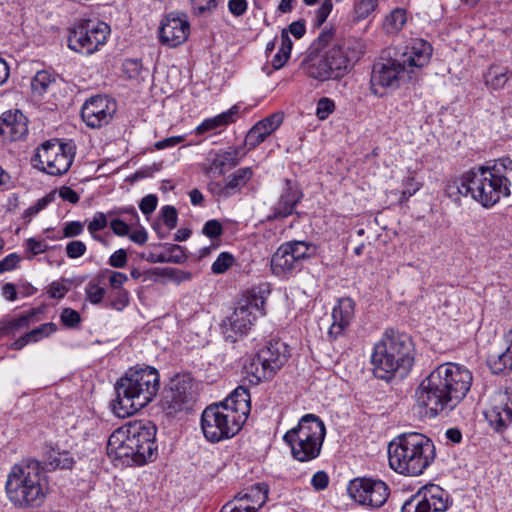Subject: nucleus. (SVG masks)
Segmentation results:
<instances>
[{"label":"nucleus","mask_w":512,"mask_h":512,"mask_svg":"<svg viewBox=\"0 0 512 512\" xmlns=\"http://www.w3.org/2000/svg\"><path fill=\"white\" fill-rule=\"evenodd\" d=\"M127 263V254L124 249L115 251L109 258V264L115 268H123Z\"/></svg>","instance_id":"nucleus-64"},{"label":"nucleus","mask_w":512,"mask_h":512,"mask_svg":"<svg viewBox=\"0 0 512 512\" xmlns=\"http://www.w3.org/2000/svg\"><path fill=\"white\" fill-rule=\"evenodd\" d=\"M59 197L72 204H76L79 201V195L76 191L68 186H62L58 190H55Z\"/></svg>","instance_id":"nucleus-62"},{"label":"nucleus","mask_w":512,"mask_h":512,"mask_svg":"<svg viewBox=\"0 0 512 512\" xmlns=\"http://www.w3.org/2000/svg\"><path fill=\"white\" fill-rule=\"evenodd\" d=\"M397 58L380 56L374 63L371 72V91L376 96H383L385 90L396 89L406 77Z\"/></svg>","instance_id":"nucleus-16"},{"label":"nucleus","mask_w":512,"mask_h":512,"mask_svg":"<svg viewBox=\"0 0 512 512\" xmlns=\"http://www.w3.org/2000/svg\"><path fill=\"white\" fill-rule=\"evenodd\" d=\"M282 120L283 116L280 113H275L257 122L248 131L245 137V145L249 149L256 148L281 125Z\"/></svg>","instance_id":"nucleus-28"},{"label":"nucleus","mask_w":512,"mask_h":512,"mask_svg":"<svg viewBox=\"0 0 512 512\" xmlns=\"http://www.w3.org/2000/svg\"><path fill=\"white\" fill-rule=\"evenodd\" d=\"M65 250L68 258L77 259L86 253L87 247L84 242L73 240L67 243Z\"/></svg>","instance_id":"nucleus-50"},{"label":"nucleus","mask_w":512,"mask_h":512,"mask_svg":"<svg viewBox=\"0 0 512 512\" xmlns=\"http://www.w3.org/2000/svg\"><path fill=\"white\" fill-rule=\"evenodd\" d=\"M157 197L153 194L146 195L144 198H142L139 208L142 211L143 214H150L152 213L156 207H157Z\"/></svg>","instance_id":"nucleus-57"},{"label":"nucleus","mask_w":512,"mask_h":512,"mask_svg":"<svg viewBox=\"0 0 512 512\" xmlns=\"http://www.w3.org/2000/svg\"><path fill=\"white\" fill-rule=\"evenodd\" d=\"M248 8L247 0H229L228 10L235 17L242 16Z\"/></svg>","instance_id":"nucleus-58"},{"label":"nucleus","mask_w":512,"mask_h":512,"mask_svg":"<svg viewBox=\"0 0 512 512\" xmlns=\"http://www.w3.org/2000/svg\"><path fill=\"white\" fill-rule=\"evenodd\" d=\"M371 363L376 378L390 381L395 376H407L414 364L412 340L406 334L386 330L374 345Z\"/></svg>","instance_id":"nucleus-5"},{"label":"nucleus","mask_w":512,"mask_h":512,"mask_svg":"<svg viewBox=\"0 0 512 512\" xmlns=\"http://www.w3.org/2000/svg\"><path fill=\"white\" fill-rule=\"evenodd\" d=\"M190 33V23L185 14L170 13L162 21L159 39L163 45L176 47L183 44Z\"/></svg>","instance_id":"nucleus-24"},{"label":"nucleus","mask_w":512,"mask_h":512,"mask_svg":"<svg viewBox=\"0 0 512 512\" xmlns=\"http://www.w3.org/2000/svg\"><path fill=\"white\" fill-rule=\"evenodd\" d=\"M234 257L228 252H222L213 262L211 270L214 274H222L226 272L233 264Z\"/></svg>","instance_id":"nucleus-45"},{"label":"nucleus","mask_w":512,"mask_h":512,"mask_svg":"<svg viewBox=\"0 0 512 512\" xmlns=\"http://www.w3.org/2000/svg\"><path fill=\"white\" fill-rule=\"evenodd\" d=\"M379 0H360L354 6V15L357 21L368 18L377 8Z\"/></svg>","instance_id":"nucleus-42"},{"label":"nucleus","mask_w":512,"mask_h":512,"mask_svg":"<svg viewBox=\"0 0 512 512\" xmlns=\"http://www.w3.org/2000/svg\"><path fill=\"white\" fill-rule=\"evenodd\" d=\"M488 364L494 374L506 373L512 370V352L506 348L497 355H490Z\"/></svg>","instance_id":"nucleus-35"},{"label":"nucleus","mask_w":512,"mask_h":512,"mask_svg":"<svg viewBox=\"0 0 512 512\" xmlns=\"http://www.w3.org/2000/svg\"><path fill=\"white\" fill-rule=\"evenodd\" d=\"M244 423L240 414L233 412L227 403L212 404L201 415L203 435L212 443L234 437Z\"/></svg>","instance_id":"nucleus-10"},{"label":"nucleus","mask_w":512,"mask_h":512,"mask_svg":"<svg viewBox=\"0 0 512 512\" xmlns=\"http://www.w3.org/2000/svg\"><path fill=\"white\" fill-rule=\"evenodd\" d=\"M355 315V302L351 298H341L332 309V323L328 335L332 339L342 336Z\"/></svg>","instance_id":"nucleus-26"},{"label":"nucleus","mask_w":512,"mask_h":512,"mask_svg":"<svg viewBox=\"0 0 512 512\" xmlns=\"http://www.w3.org/2000/svg\"><path fill=\"white\" fill-rule=\"evenodd\" d=\"M116 102L107 96L90 97L82 106L81 117L90 128H100L107 125L116 112Z\"/></svg>","instance_id":"nucleus-21"},{"label":"nucleus","mask_w":512,"mask_h":512,"mask_svg":"<svg viewBox=\"0 0 512 512\" xmlns=\"http://www.w3.org/2000/svg\"><path fill=\"white\" fill-rule=\"evenodd\" d=\"M221 403H227L228 406L233 410V412H237L240 414L241 419L246 421L249 414V403H250V395L246 388L238 387L236 388L224 401Z\"/></svg>","instance_id":"nucleus-32"},{"label":"nucleus","mask_w":512,"mask_h":512,"mask_svg":"<svg viewBox=\"0 0 512 512\" xmlns=\"http://www.w3.org/2000/svg\"><path fill=\"white\" fill-rule=\"evenodd\" d=\"M303 2L308 6L314 5L317 2L320 3V7L315 12L317 26L322 25L326 21L333 8L332 0H303Z\"/></svg>","instance_id":"nucleus-41"},{"label":"nucleus","mask_w":512,"mask_h":512,"mask_svg":"<svg viewBox=\"0 0 512 512\" xmlns=\"http://www.w3.org/2000/svg\"><path fill=\"white\" fill-rule=\"evenodd\" d=\"M491 171L497 175H502L503 172L512 171V160L508 157H502L495 161L492 167H489Z\"/></svg>","instance_id":"nucleus-61"},{"label":"nucleus","mask_w":512,"mask_h":512,"mask_svg":"<svg viewBox=\"0 0 512 512\" xmlns=\"http://www.w3.org/2000/svg\"><path fill=\"white\" fill-rule=\"evenodd\" d=\"M163 222L169 229H174L177 225V211L173 206L166 205L162 208Z\"/></svg>","instance_id":"nucleus-54"},{"label":"nucleus","mask_w":512,"mask_h":512,"mask_svg":"<svg viewBox=\"0 0 512 512\" xmlns=\"http://www.w3.org/2000/svg\"><path fill=\"white\" fill-rule=\"evenodd\" d=\"M349 496L363 506L381 507L389 496L385 482L372 478H356L348 485Z\"/></svg>","instance_id":"nucleus-17"},{"label":"nucleus","mask_w":512,"mask_h":512,"mask_svg":"<svg viewBox=\"0 0 512 512\" xmlns=\"http://www.w3.org/2000/svg\"><path fill=\"white\" fill-rule=\"evenodd\" d=\"M193 401V384L189 378L172 379L165 389L162 408L167 414H175L189 408Z\"/></svg>","instance_id":"nucleus-22"},{"label":"nucleus","mask_w":512,"mask_h":512,"mask_svg":"<svg viewBox=\"0 0 512 512\" xmlns=\"http://www.w3.org/2000/svg\"><path fill=\"white\" fill-rule=\"evenodd\" d=\"M252 175L253 172L250 167H244L236 170L233 174L229 176V179L226 182V187L224 188V195H234L237 191H239L243 186L247 184V182L251 179Z\"/></svg>","instance_id":"nucleus-34"},{"label":"nucleus","mask_w":512,"mask_h":512,"mask_svg":"<svg viewBox=\"0 0 512 512\" xmlns=\"http://www.w3.org/2000/svg\"><path fill=\"white\" fill-rule=\"evenodd\" d=\"M288 348L282 341H270L243 365L244 373L252 384L271 378L287 361Z\"/></svg>","instance_id":"nucleus-11"},{"label":"nucleus","mask_w":512,"mask_h":512,"mask_svg":"<svg viewBox=\"0 0 512 512\" xmlns=\"http://www.w3.org/2000/svg\"><path fill=\"white\" fill-rule=\"evenodd\" d=\"M110 34V27L102 21L81 20L69 30L68 47L80 54L91 55L103 46Z\"/></svg>","instance_id":"nucleus-13"},{"label":"nucleus","mask_w":512,"mask_h":512,"mask_svg":"<svg viewBox=\"0 0 512 512\" xmlns=\"http://www.w3.org/2000/svg\"><path fill=\"white\" fill-rule=\"evenodd\" d=\"M311 245L305 241H289L279 246L271 258V270L277 277H287L299 270L309 257Z\"/></svg>","instance_id":"nucleus-15"},{"label":"nucleus","mask_w":512,"mask_h":512,"mask_svg":"<svg viewBox=\"0 0 512 512\" xmlns=\"http://www.w3.org/2000/svg\"><path fill=\"white\" fill-rule=\"evenodd\" d=\"M85 292L87 299L92 304H99L105 296V289L95 281H91L86 285Z\"/></svg>","instance_id":"nucleus-49"},{"label":"nucleus","mask_w":512,"mask_h":512,"mask_svg":"<svg viewBox=\"0 0 512 512\" xmlns=\"http://www.w3.org/2000/svg\"><path fill=\"white\" fill-rule=\"evenodd\" d=\"M28 133V120L19 110L6 111L0 116V139L13 142L22 140Z\"/></svg>","instance_id":"nucleus-25"},{"label":"nucleus","mask_w":512,"mask_h":512,"mask_svg":"<svg viewBox=\"0 0 512 512\" xmlns=\"http://www.w3.org/2000/svg\"><path fill=\"white\" fill-rule=\"evenodd\" d=\"M432 52L433 48L430 43L423 39H414L405 46L397 60L408 78L411 79L410 74L416 73L429 63Z\"/></svg>","instance_id":"nucleus-23"},{"label":"nucleus","mask_w":512,"mask_h":512,"mask_svg":"<svg viewBox=\"0 0 512 512\" xmlns=\"http://www.w3.org/2000/svg\"><path fill=\"white\" fill-rule=\"evenodd\" d=\"M448 493L440 486L431 484L422 487L414 496L407 500L402 512H443L450 505Z\"/></svg>","instance_id":"nucleus-18"},{"label":"nucleus","mask_w":512,"mask_h":512,"mask_svg":"<svg viewBox=\"0 0 512 512\" xmlns=\"http://www.w3.org/2000/svg\"><path fill=\"white\" fill-rule=\"evenodd\" d=\"M167 256L169 263L180 264L186 260V254L179 245H172Z\"/></svg>","instance_id":"nucleus-59"},{"label":"nucleus","mask_w":512,"mask_h":512,"mask_svg":"<svg viewBox=\"0 0 512 512\" xmlns=\"http://www.w3.org/2000/svg\"><path fill=\"white\" fill-rule=\"evenodd\" d=\"M84 225L80 221H71L65 223L63 227V236L65 238H72L82 234Z\"/></svg>","instance_id":"nucleus-55"},{"label":"nucleus","mask_w":512,"mask_h":512,"mask_svg":"<svg viewBox=\"0 0 512 512\" xmlns=\"http://www.w3.org/2000/svg\"><path fill=\"white\" fill-rule=\"evenodd\" d=\"M472 373L456 363H443L432 370L416 389V401L429 417L453 410L467 395Z\"/></svg>","instance_id":"nucleus-1"},{"label":"nucleus","mask_w":512,"mask_h":512,"mask_svg":"<svg viewBox=\"0 0 512 512\" xmlns=\"http://www.w3.org/2000/svg\"><path fill=\"white\" fill-rule=\"evenodd\" d=\"M19 261L20 257L16 253L7 255L0 261V274L15 269Z\"/></svg>","instance_id":"nucleus-60"},{"label":"nucleus","mask_w":512,"mask_h":512,"mask_svg":"<svg viewBox=\"0 0 512 512\" xmlns=\"http://www.w3.org/2000/svg\"><path fill=\"white\" fill-rule=\"evenodd\" d=\"M56 195H57V192L52 191L49 194H47L46 196L42 197L41 199H38L34 205L30 206L27 209L26 213L30 216L36 215L41 210H43L49 203H51L55 199Z\"/></svg>","instance_id":"nucleus-52"},{"label":"nucleus","mask_w":512,"mask_h":512,"mask_svg":"<svg viewBox=\"0 0 512 512\" xmlns=\"http://www.w3.org/2000/svg\"><path fill=\"white\" fill-rule=\"evenodd\" d=\"M35 316L34 312H29L19 316L18 318L12 319L6 323L3 330L6 334L15 333L19 330L28 328Z\"/></svg>","instance_id":"nucleus-40"},{"label":"nucleus","mask_w":512,"mask_h":512,"mask_svg":"<svg viewBox=\"0 0 512 512\" xmlns=\"http://www.w3.org/2000/svg\"><path fill=\"white\" fill-rule=\"evenodd\" d=\"M489 425L497 432L512 424V389L497 390L489 399L484 412Z\"/></svg>","instance_id":"nucleus-19"},{"label":"nucleus","mask_w":512,"mask_h":512,"mask_svg":"<svg viewBox=\"0 0 512 512\" xmlns=\"http://www.w3.org/2000/svg\"><path fill=\"white\" fill-rule=\"evenodd\" d=\"M435 455L431 439L417 432L403 433L388 445L389 466L402 475H421L431 465Z\"/></svg>","instance_id":"nucleus-7"},{"label":"nucleus","mask_w":512,"mask_h":512,"mask_svg":"<svg viewBox=\"0 0 512 512\" xmlns=\"http://www.w3.org/2000/svg\"><path fill=\"white\" fill-rule=\"evenodd\" d=\"M328 484L329 476L323 470L317 471L311 478V485L317 491L324 490Z\"/></svg>","instance_id":"nucleus-56"},{"label":"nucleus","mask_w":512,"mask_h":512,"mask_svg":"<svg viewBox=\"0 0 512 512\" xmlns=\"http://www.w3.org/2000/svg\"><path fill=\"white\" fill-rule=\"evenodd\" d=\"M56 80L55 75L49 71H38L31 81V87L34 93L42 95L47 92L50 85Z\"/></svg>","instance_id":"nucleus-38"},{"label":"nucleus","mask_w":512,"mask_h":512,"mask_svg":"<svg viewBox=\"0 0 512 512\" xmlns=\"http://www.w3.org/2000/svg\"><path fill=\"white\" fill-rule=\"evenodd\" d=\"M511 76L512 72L507 67L491 65L484 76L485 84L493 90H499L506 85Z\"/></svg>","instance_id":"nucleus-33"},{"label":"nucleus","mask_w":512,"mask_h":512,"mask_svg":"<svg viewBox=\"0 0 512 512\" xmlns=\"http://www.w3.org/2000/svg\"><path fill=\"white\" fill-rule=\"evenodd\" d=\"M471 170L465 172L460 177L453 178L446 183L445 193L455 202L460 201L461 197L471 195Z\"/></svg>","instance_id":"nucleus-31"},{"label":"nucleus","mask_w":512,"mask_h":512,"mask_svg":"<svg viewBox=\"0 0 512 512\" xmlns=\"http://www.w3.org/2000/svg\"><path fill=\"white\" fill-rule=\"evenodd\" d=\"M423 186L422 181L417 178L415 171H408L407 176L402 179V191L400 202H406L415 195Z\"/></svg>","instance_id":"nucleus-36"},{"label":"nucleus","mask_w":512,"mask_h":512,"mask_svg":"<svg viewBox=\"0 0 512 512\" xmlns=\"http://www.w3.org/2000/svg\"><path fill=\"white\" fill-rule=\"evenodd\" d=\"M203 233L209 238H218L223 233V227L218 220H208L203 227Z\"/></svg>","instance_id":"nucleus-53"},{"label":"nucleus","mask_w":512,"mask_h":512,"mask_svg":"<svg viewBox=\"0 0 512 512\" xmlns=\"http://www.w3.org/2000/svg\"><path fill=\"white\" fill-rule=\"evenodd\" d=\"M325 435L323 421L315 414H306L297 426L284 434L283 440L290 447L295 460L310 462L320 455Z\"/></svg>","instance_id":"nucleus-8"},{"label":"nucleus","mask_w":512,"mask_h":512,"mask_svg":"<svg viewBox=\"0 0 512 512\" xmlns=\"http://www.w3.org/2000/svg\"><path fill=\"white\" fill-rule=\"evenodd\" d=\"M60 319L65 326L70 328L77 326L81 321L80 314L71 308H64L61 312Z\"/></svg>","instance_id":"nucleus-51"},{"label":"nucleus","mask_w":512,"mask_h":512,"mask_svg":"<svg viewBox=\"0 0 512 512\" xmlns=\"http://www.w3.org/2000/svg\"><path fill=\"white\" fill-rule=\"evenodd\" d=\"M74 461L70 454L66 451H51L47 457V465L53 469H69Z\"/></svg>","instance_id":"nucleus-39"},{"label":"nucleus","mask_w":512,"mask_h":512,"mask_svg":"<svg viewBox=\"0 0 512 512\" xmlns=\"http://www.w3.org/2000/svg\"><path fill=\"white\" fill-rule=\"evenodd\" d=\"M57 330V327L54 323H44L40 325L39 327L29 331L26 333L28 341L30 343H36L40 341L43 338L49 337L51 334H53Z\"/></svg>","instance_id":"nucleus-43"},{"label":"nucleus","mask_w":512,"mask_h":512,"mask_svg":"<svg viewBox=\"0 0 512 512\" xmlns=\"http://www.w3.org/2000/svg\"><path fill=\"white\" fill-rule=\"evenodd\" d=\"M159 373L153 367L130 369L116 383L112 407L119 418L129 417L148 405L159 390Z\"/></svg>","instance_id":"nucleus-6"},{"label":"nucleus","mask_w":512,"mask_h":512,"mask_svg":"<svg viewBox=\"0 0 512 512\" xmlns=\"http://www.w3.org/2000/svg\"><path fill=\"white\" fill-rule=\"evenodd\" d=\"M75 151L71 143L46 141L37 149L35 159L39 168L49 175L58 176L71 167Z\"/></svg>","instance_id":"nucleus-14"},{"label":"nucleus","mask_w":512,"mask_h":512,"mask_svg":"<svg viewBox=\"0 0 512 512\" xmlns=\"http://www.w3.org/2000/svg\"><path fill=\"white\" fill-rule=\"evenodd\" d=\"M68 292V287L62 282H52L49 285L47 293L51 298L60 299Z\"/></svg>","instance_id":"nucleus-63"},{"label":"nucleus","mask_w":512,"mask_h":512,"mask_svg":"<svg viewBox=\"0 0 512 512\" xmlns=\"http://www.w3.org/2000/svg\"><path fill=\"white\" fill-rule=\"evenodd\" d=\"M49 484L38 461L25 460L14 464L7 474L5 493L18 509L41 506L48 494Z\"/></svg>","instance_id":"nucleus-4"},{"label":"nucleus","mask_w":512,"mask_h":512,"mask_svg":"<svg viewBox=\"0 0 512 512\" xmlns=\"http://www.w3.org/2000/svg\"><path fill=\"white\" fill-rule=\"evenodd\" d=\"M334 110L335 102L328 97H322L317 102L315 114L319 120H326Z\"/></svg>","instance_id":"nucleus-46"},{"label":"nucleus","mask_w":512,"mask_h":512,"mask_svg":"<svg viewBox=\"0 0 512 512\" xmlns=\"http://www.w3.org/2000/svg\"><path fill=\"white\" fill-rule=\"evenodd\" d=\"M238 150L228 149L226 151L220 150L214 153L213 158L210 160L207 172L214 176L223 175L227 170L235 167L238 164Z\"/></svg>","instance_id":"nucleus-30"},{"label":"nucleus","mask_w":512,"mask_h":512,"mask_svg":"<svg viewBox=\"0 0 512 512\" xmlns=\"http://www.w3.org/2000/svg\"><path fill=\"white\" fill-rule=\"evenodd\" d=\"M268 492V485L264 482L251 485L226 503L220 512H258L266 503Z\"/></svg>","instance_id":"nucleus-20"},{"label":"nucleus","mask_w":512,"mask_h":512,"mask_svg":"<svg viewBox=\"0 0 512 512\" xmlns=\"http://www.w3.org/2000/svg\"><path fill=\"white\" fill-rule=\"evenodd\" d=\"M270 290L267 286L253 287L248 295L238 302L234 312L224 322L227 339L236 340V336L246 335L255 324L256 320L265 314L264 306Z\"/></svg>","instance_id":"nucleus-9"},{"label":"nucleus","mask_w":512,"mask_h":512,"mask_svg":"<svg viewBox=\"0 0 512 512\" xmlns=\"http://www.w3.org/2000/svg\"><path fill=\"white\" fill-rule=\"evenodd\" d=\"M406 21V10L402 8H396L389 15H387L384 27L388 33H396L403 28Z\"/></svg>","instance_id":"nucleus-37"},{"label":"nucleus","mask_w":512,"mask_h":512,"mask_svg":"<svg viewBox=\"0 0 512 512\" xmlns=\"http://www.w3.org/2000/svg\"><path fill=\"white\" fill-rule=\"evenodd\" d=\"M108 224L107 215L103 212H96L88 222L87 229L94 239H99L97 231L103 230Z\"/></svg>","instance_id":"nucleus-47"},{"label":"nucleus","mask_w":512,"mask_h":512,"mask_svg":"<svg viewBox=\"0 0 512 512\" xmlns=\"http://www.w3.org/2000/svg\"><path fill=\"white\" fill-rule=\"evenodd\" d=\"M240 108L238 105H233L230 109L222 112L214 117L203 120L196 128L195 134L203 135L207 132L221 131L228 125L236 122L239 117Z\"/></svg>","instance_id":"nucleus-29"},{"label":"nucleus","mask_w":512,"mask_h":512,"mask_svg":"<svg viewBox=\"0 0 512 512\" xmlns=\"http://www.w3.org/2000/svg\"><path fill=\"white\" fill-rule=\"evenodd\" d=\"M311 48L319 53V57L307 64L306 73L319 81L344 77L351 72L363 54V46L359 40L334 41L332 30L321 32Z\"/></svg>","instance_id":"nucleus-2"},{"label":"nucleus","mask_w":512,"mask_h":512,"mask_svg":"<svg viewBox=\"0 0 512 512\" xmlns=\"http://www.w3.org/2000/svg\"><path fill=\"white\" fill-rule=\"evenodd\" d=\"M156 427L149 421H133L116 429L109 437L107 451L110 457L124 463L143 465L156 455Z\"/></svg>","instance_id":"nucleus-3"},{"label":"nucleus","mask_w":512,"mask_h":512,"mask_svg":"<svg viewBox=\"0 0 512 512\" xmlns=\"http://www.w3.org/2000/svg\"><path fill=\"white\" fill-rule=\"evenodd\" d=\"M144 274L156 275V276H167L171 279L178 281L189 279V273L177 270L175 268H154L153 270L147 271Z\"/></svg>","instance_id":"nucleus-48"},{"label":"nucleus","mask_w":512,"mask_h":512,"mask_svg":"<svg viewBox=\"0 0 512 512\" xmlns=\"http://www.w3.org/2000/svg\"><path fill=\"white\" fill-rule=\"evenodd\" d=\"M510 184L507 177L495 174L489 167L471 169L472 198L483 207H492L502 197L509 196Z\"/></svg>","instance_id":"nucleus-12"},{"label":"nucleus","mask_w":512,"mask_h":512,"mask_svg":"<svg viewBox=\"0 0 512 512\" xmlns=\"http://www.w3.org/2000/svg\"><path fill=\"white\" fill-rule=\"evenodd\" d=\"M303 194L295 182L285 180V187L273 207V213L267 216L268 221L283 219L293 214Z\"/></svg>","instance_id":"nucleus-27"},{"label":"nucleus","mask_w":512,"mask_h":512,"mask_svg":"<svg viewBox=\"0 0 512 512\" xmlns=\"http://www.w3.org/2000/svg\"><path fill=\"white\" fill-rule=\"evenodd\" d=\"M193 14L197 16L210 15L217 7L219 0H190Z\"/></svg>","instance_id":"nucleus-44"}]
</instances>
